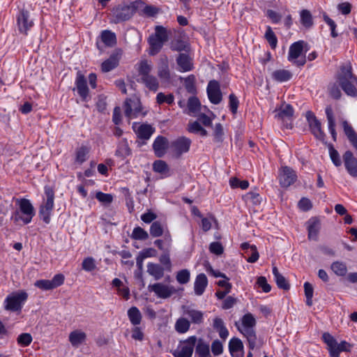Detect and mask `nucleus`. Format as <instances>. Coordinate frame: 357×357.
<instances>
[{
	"label": "nucleus",
	"mask_w": 357,
	"mask_h": 357,
	"mask_svg": "<svg viewBox=\"0 0 357 357\" xmlns=\"http://www.w3.org/2000/svg\"><path fill=\"white\" fill-rule=\"evenodd\" d=\"M337 81L347 96H357V77L353 75L350 65L341 68Z\"/></svg>",
	"instance_id": "obj_1"
},
{
	"label": "nucleus",
	"mask_w": 357,
	"mask_h": 357,
	"mask_svg": "<svg viewBox=\"0 0 357 357\" xmlns=\"http://www.w3.org/2000/svg\"><path fill=\"white\" fill-rule=\"evenodd\" d=\"M169 31L167 28L161 25L155 26V33L150 35L148 38L149 52L151 56H155L162 50L164 44L169 40Z\"/></svg>",
	"instance_id": "obj_2"
},
{
	"label": "nucleus",
	"mask_w": 357,
	"mask_h": 357,
	"mask_svg": "<svg viewBox=\"0 0 357 357\" xmlns=\"http://www.w3.org/2000/svg\"><path fill=\"white\" fill-rule=\"evenodd\" d=\"M241 326L237 325L238 330L247 338L249 349L253 350L257 346V335L254 330L256 319L251 313L244 314L241 319Z\"/></svg>",
	"instance_id": "obj_3"
},
{
	"label": "nucleus",
	"mask_w": 357,
	"mask_h": 357,
	"mask_svg": "<svg viewBox=\"0 0 357 357\" xmlns=\"http://www.w3.org/2000/svg\"><path fill=\"white\" fill-rule=\"evenodd\" d=\"M153 66L147 60H142L138 64L140 82L150 91L155 92L159 89V82L156 77L151 74Z\"/></svg>",
	"instance_id": "obj_4"
},
{
	"label": "nucleus",
	"mask_w": 357,
	"mask_h": 357,
	"mask_svg": "<svg viewBox=\"0 0 357 357\" xmlns=\"http://www.w3.org/2000/svg\"><path fill=\"white\" fill-rule=\"evenodd\" d=\"M142 3V1H135L119 4L112 11L114 22L118 24L129 20L136 13L138 5Z\"/></svg>",
	"instance_id": "obj_5"
},
{
	"label": "nucleus",
	"mask_w": 357,
	"mask_h": 357,
	"mask_svg": "<svg viewBox=\"0 0 357 357\" xmlns=\"http://www.w3.org/2000/svg\"><path fill=\"white\" fill-rule=\"evenodd\" d=\"M20 210L14 211L11 215V220L17 223L22 221L24 225L31 222L33 217L35 215V210L29 199H22L19 202Z\"/></svg>",
	"instance_id": "obj_6"
},
{
	"label": "nucleus",
	"mask_w": 357,
	"mask_h": 357,
	"mask_svg": "<svg viewBox=\"0 0 357 357\" xmlns=\"http://www.w3.org/2000/svg\"><path fill=\"white\" fill-rule=\"evenodd\" d=\"M44 193L45 198L43 199V202L40 206L38 215L45 223L49 224L54 208V191L51 186L45 185L44 188Z\"/></svg>",
	"instance_id": "obj_7"
},
{
	"label": "nucleus",
	"mask_w": 357,
	"mask_h": 357,
	"mask_svg": "<svg viewBox=\"0 0 357 357\" xmlns=\"http://www.w3.org/2000/svg\"><path fill=\"white\" fill-rule=\"evenodd\" d=\"M322 340L327 345L331 357H339L342 351H349L351 347L349 343L342 341L338 343L337 340L329 333H324L322 335Z\"/></svg>",
	"instance_id": "obj_8"
},
{
	"label": "nucleus",
	"mask_w": 357,
	"mask_h": 357,
	"mask_svg": "<svg viewBox=\"0 0 357 357\" xmlns=\"http://www.w3.org/2000/svg\"><path fill=\"white\" fill-rule=\"evenodd\" d=\"M307 43L303 40H298L292 43L289 49L288 61L294 62L297 66H303L306 63V57L304 55L300 59H298L303 55L304 47Z\"/></svg>",
	"instance_id": "obj_9"
},
{
	"label": "nucleus",
	"mask_w": 357,
	"mask_h": 357,
	"mask_svg": "<svg viewBox=\"0 0 357 357\" xmlns=\"http://www.w3.org/2000/svg\"><path fill=\"white\" fill-rule=\"evenodd\" d=\"M125 116L128 119L137 118L139 116H145L146 111H143L140 100L138 98H126L124 104Z\"/></svg>",
	"instance_id": "obj_10"
},
{
	"label": "nucleus",
	"mask_w": 357,
	"mask_h": 357,
	"mask_svg": "<svg viewBox=\"0 0 357 357\" xmlns=\"http://www.w3.org/2000/svg\"><path fill=\"white\" fill-rule=\"evenodd\" d=\"M197 338L192 335L180 341L176 349L172 351L174 357H192Z\"/></svg>",
	"instance_id": "obj_11"
},
{
	"label": "nucleus",
	"mask_w": 357,
	"mask_h": 357,
	"mask_svg": "<svg viewBox=\"0 0 357 357\" xmlns=\"http://www.w3.org/2000/svg\"><path fill=\"white\" fill-rule=\"evenodd\" d=\"M27 297L28 294L25 291H20L8 296L5 300V309L12 312L21 310Z\"/></svg>",
	"instance_id": "obj_12"
},
{
	"label": "nucleus",
	"mask_w": 357,
	"mask_h": 357,
	"mask_svg": "<svg viewBox=\"0 0 357 357\" xmlns=\"http://www.w3.org/2000/svg\"><path fill=\"white\" fill-rule=\"evenodd\" d=\"M132 130L140 141H137L139 145L145 144L155 132V128L148 123H139L134 122Z\"/></svg>",
	"instance_id": "obj_13"
},
{
	"label": "nucleus",
	"mask_w": 357,
	"mask_h": 357,
	"mask_svg": "<svg viewBox=\"0 0 357 357\" xmlns=\"http://www.w3.org/2000/svg\"><path fill=\"white\" fill-rule=\"evenodd\" d=\"M191 143L189 138L184 136L179 137L171 142L170 149L174 156L178 158L182 154L188 152Z\"/></svg>",
	"instance_id": "obj_14"
},
{
	"label": "nucleus",
	"mask_w": 357,
	"mask_h": 357,
	"mask_svg": "<svg viewBox=\"0 0 357 357\" xmlns=\"http://www.w3.org/2000/svg\"><path fill=\"white\" fill-rule=\"evenodd\" d=\"M64 279V275L59 273L55 275L52 280H37L34 285L42 290H51L63 284Z\"/></svg>",
	"instance_id": "obj_15"
},
{
	"label": "nucleus",
	"mask_w": 357,
	"mask_h": 357,
	"mask_svg": "<svg viewBox=\"0 0 357 357\" xmlns=\"http://www.w3.org/2000/svg\"><path fill=\"white\" fill-rule=\"evenodd\" d=\"M207 95L210 102L214 105L219 104L222 100L220 83L215 80H211L208 83Z\"/></svg>",
	"instance_id": "obj_16"
},
{
	"label": "nucleus",
	"mask_w": 357,
	"mask_h": 357,
	"mask_svg": "<svg viewBox=\"0 0 357 357\" xmlns=\"http://www.w3.org/2000/svg\"><path fill=\"white\" fill-rule=\"evenodd\" d=\"M297 179L295 171L289 167H282L279 173V182L282 188H287L294 183Z\"/></svg>",
	"instance_id": "obj_17"
},
{
	"label": "nucleus",
	"mask_w": 357,
	"mask_h": 357,
	"mask_svg": "<svg viewBox=\"0 0 357 357\" xmlns=\"http://www.w3.org/2000/svg\"><path fill=\"white\" fill-rule=\"evenodd\" d=\"M148 289L149 291L154 292L158 298H169L176 291L174 287L160 282L149 284Z\"/></svg>",
	"instance_id": "obj_18"
},
{
	"label": "nucleus",
	"mask_w": 357,
	"mask_h": 357,
	"mask_svg": "<svg viewBox=\"0 0 357 357\" xmlns=\"http://www.w3.org/2000/svg\"><path fill=\"white\" fill-rule=\"evenodd\" d=\"M306 119L310 130L314 137L319 140H324L325 135L321 130V122L317 119L314 113L308 111L306 113Z\"/></svg>",
	"instance_id": "obj_19"
},
{
	"label": "nucleus",
	"mask_w": 357,
	"mask_h": 357,
	"mask_svg": "<svg viewBox=\"0 0 357 357\" xmlns=\"http://www.w3.org/2000/svg\"><path fill=\"white\" fill-rule=\"evenodd\" d=\"M178 70L181 73L189 72L193 70L192 59L187 53H179L176 58Z\"/></svg>",
	"instance_id": "obj_20"
},
{
	"label": "nucleus",
	"mask_w": 357,
	"mask_h": 357,
	"mask_svg": "<svg viewBox=\"0 0 357 357\" xmlns=\"http://www.w3.org/2000/svg\"><path fill=\"white\" fill-rule=\"evenodd\" d=\"M158 76L163 82H169L171 78L169 68L168 58L166 55H162L160 58L158 66Z\"/></svg>",
	"instance_id": "obj_21"
},
{
	"label": "nucleus",
	"mask_w": 357,
	"mask_h": 357,
	"mask_svg": "<svg viewBox=\"0 0 357 357\" xmlns=\"http://www.w3.org/2000/svg\"><path fill=\"white\" fill-rule=\"evenodd\" d=\"M343 160L345 168L350 176L357 177V159L354 156L353 153L347 151L343 155Z\"/></svg>",
	"instance_id": "obj_22"
},
{
	"label": "nucleus",
	"mask_w": 357,
	"mask_h": 357,
	"mask_svg": "<svg viewBox=\"0 0 357 357\" xmlns=\"http://www.w3.org/2000/svg\"><path fill=\"white\" fill-rule=\"evenodd\" d=\"M183 315L190 319V324L199 325L203 323L204 314L202 311L193 309L190 306H183Z\"/></svg>",
	"instance_id": "obj_23"
},
{
	"label": "nucleus",
	"mask_w": 357,
	"mask_h": 357,
	"mask_svg": "<svg viewBox=\"0 0 357 357\" xmlns=\"http://www.w3.org/2000/svg\"><path fill=\"white\" fill-rule=\"evenodd\" d=\"M17 21L20 31L24 34H26L27 31L33 26V22L29 19V13L27 10H21Z\"/></svg>",
	"instance_id": "obj_24"
},
{
	"label": "nucleus",
	"mask_w": 357,
	"mask_h": 357,
	"mask_svg": "<svg viewBox=\"0 0 357 357\" xmlns=\"http://www.w3.org/2000/svg\"><path fill=\"white\" fill-rule=\"evenodd\" d=\"M75 85L77 93L83 101H87L89 98V88L86 84V80L84 75L77 74Z\"/></svg>",
	"instance_id": "obj_25"
},
{
	"label": "nucleus",
	"mask_w": 357,
	"mask_h": 357,
	"mask_svg": "<svg viewBox=\"0 0 357 357\" xmlns=\"http://www.w3.org/2000/svg\"><path fill=\"white\" fill-rule=\"evenodd\" d=\"M120 57V50H116L115 52L112 54L107 60L102 62L101 65L102 71L107 73L114 69L119 65Z\"/></svg>",
	"instance_id": "obj_26"
},
{
	"label": "nucleus",
	"mask_w": 357,
	"mask_h": 357,
	"mask_svg": "<svg viewBox=\"0 0 357 357\" xmlns=\"http://www.w3.org/2000/svg\"><path fill=\"white\" fill-rule=\"evenodd\" d=\"M167 148V139L162 136H158L153 142V149L157 157H162Z\"/></svg>",
	"instance_id": "obj_27"
},
{
	"label": "nucleus",
	"mask_w": 357,
	"mask_h": 357,
	"mask_svg": "<svg viewBox=\"0 0 357 357\" xmlns=\"http://www.w3.org/2000/svg\"><path fill=\"white\" fill-rule=\"evenodd\" d=\"M208 284L207 277L204 273H200L197 275L195 284L194 290L197 296H201L204 294L206 287Z\"/></svg>",
	"instance_id": "obj_28"
},
{
	"label": "nucleus",
	"mask_w": 357,
	"mask_h": 357,
	"mask_svg": "<svg viewBox=\"0 0 357 357\" xmlns=\"http://www.w3.org/2000/svg\"><path fill=\"white\" fill-rule=\"evenodd\" d=\"M165 271V268L159 264L149 262L147 264V273L155 280H159L164 276Z\"/></svg>",
	"instance_id": "obj_29"
},
{
	"label": "nucleus",
	"mask_w": 357,
	"mask_h": 357,
	"mask_svg": "<svg viewBox=\"0 0 357 357\" xmlns=\"http://www.w3.org/2000/svg\"><path fill=\"white\" fill-rule=\"evenodd\" d=\"M86 333L80 330L73 331L69 335V341L74 347H78L81 345L86 340Z\"/></svg>",
	"instance_id": "obj_30"
},
{
	"label": "nucleus",
	"mask_w": 357,
	"mask_h": 357,
	"mask_svg": "<svg viewBox=\"0 0 357 357\" xmlns=\"http://www.w3.org/2000/svg\"><path fill=\"white\" fill-rule=\"evenodd\" d=\"M213 328L218 333L220 337L225 340L229 336V331L221 318L215 317L213 323Z\"/></svg>",
	"instance_id": "obj_31"
},
{
	"label": "nucleus",
	"mask_w": 357,
	"mask_h": 357,
	"mask_svg": "<svg viewBox=\"0 0 357 357\" xmlns=\"http://www.w3.org/2000/svg\"><path fill=\"white\" fill-rule=\"evenodd\" d=\"M101 42L107 47H114L116 44V34L109 30H103L100 36Z\"/></svg>",
	"instance_id": "obj_32"
},
{
	"label": "nucleus",
	"mask_w": 357,
	"mask_h": 357,
	"mask_svg": "<svg viewBox=\"0 0 357 357\" xmlns=\"http://www.w3.org/2000/svg\"><path fill=\"white\" fill-rule=\"evenodd\" d=\"M195 354L199 357H209L210 356V348L209 344L205 342L202 339L197 340L195 345Z\"/></svg>",
	"instance_id": "obj_33"
},
{
	"label": "nucleus",
	"mask_w": 357,
	"mask_h": 357,
	"mask_svg": "<svg viewBox=\"0 0 357 357\" xmlns=\"http://www.w3.org/2000/svg\"><path fill=\"white\" fill-rule=\"evenodd\" d=\"M325 112L328 120L329 132L332 135L333 139L335 141L337 137V133L335 132V121L331 107H326Z\"/></svg>",
	"instance_id": "obj_34"
},
{
	"label": "nucleus",
	"mask_w": 357,
	"mask_h": 357,
	"mask_svg": "<svg viewBox=\"0 0 357 357\" xmlns=\"http://www.w3.org/2000/svg\"><path fill=\"white\" fill-rule=\"evenodd\" d=\"M342 126L344 132L348 139L353 145V146L357 150V133H356L353 128L348 123L347 121H343Z\"/></svg>",
	"instance_id": "obj_35"
},
{
	"label": "nucleus",
	"mask_w": 357,
	"mask_h": 357,
	"mask_svg": "<svg viewBox=\"0 0 357 357\" xmlns=\"http://www.w3.org/2000/svg\"><path fill=\"white\" fill-rule=\"evenodd\" d=\"M272 78L279 82H284L292 78V73L285 69L276 70L272 73Z\"/></svg>",
	"instance_id": "obj_36"
},
{
	"label": "nucleus",
	"mask_w": 357,
	"mask_h": 357,
	"mask_svg": "<svg viewBox=\"0 0 357 357\" xmlns=\"http://www.w3.org/2000/svg\"><path fill=\"white\" fill-rule=\"evenodd\" d=\"M273 274L274 275L275 282L280 289L288 290L290 288L289 282L286 278L279 273L276 266L273 268Z\"/></svg>",
	"instance_id": "obj_37"
},
{
	"label": "nucleus",
	"mask_w": 357,
	"mask_h": 357,
	"mask_svg": "<svg viewBox=\"0 0 357 357\" xmlns=\"http://www.w3.org/2000/svg\"><path fill=\"white\" fill-rule=\"evenodd\" d=\"M128 316L132 325L137 326L141 323L142 314L137 307H131L128 311Z\"/></svg>",
	"instance_id": "obj_38"
},
{
	"label": "nucleus",
	"mask_w": 357,
	"mask_h": 357,
	"mask_svg": "<svg viewBox=\"0 0 357 357\" xmlns=\"http://www.w3.org/2000/svg\"><path fill=\"white\" fill-rule=\"evenodd\" d=\"M294 115V108L289 105L287 104L282 106L278 110V113L275 114V117L283 119H289Z\"/></svg>",
	"instance_id": "obj_39"
},
{
	"label": "nucleus",
	"mask_w": 357,
	"mask_h": 357,
	"mask_svg": "<svg viewBox=\"0 0 357 357\" xmlns=\"http://www.w3.org/2000/svg\"><path fill=\"white\" fill-rule=\"evenodd\" d=\"M190 322L186 317H181L175 323V330L178 333H186L190 329Z\"/></svg>",
	"instance_id": "obj_40"
},
{
	"label": "nucleus",
	"mask_w": 357,
	"mask_h": 357,
	"mask_svg": "<svg viewBox=\"0 0 357 357\" xmlns=\"http://www.w3.org/2000/svg\"><path fill=\"white\" fill-rule=\"evenodd\" d=\"M116 155L125 158L131 154V149H130L126 140L122 141L118 146L116 151Z\"/></svg>",
	"instance_id": "obj_41"
},
{
	"label": "nucleus",
	"mask_w": 357,
	"mask_h": 357,
	"mask_svg": "<svg viewBox=\"0 0 357 357\" xmlns=\"http://www.w3.org/2000/svg\"><path fill=\"white\" fill-rule=\"evenodd\" d=\"M201 102L195 96L190 97L188 100V114H195L200 110Z\"/></svg>",
	"instance_id": "obj_42"
},
{
	"label": "nucleus",
	"mask_w": 357,
	"mask_h": 357,
	"mask_svg": "<svg viewBox=\"0 0 357 357\" xmlns=\"http://www.w3.org/2000/svg\"><path fill=\"white\" fill-rule=\"evenodd\" d=\"M243 350V345L241 340L237 337H233L229 342V351L231 356H234V352L241 351Z\"/></svg>",
	"instance_id": "obj_43"
},
{
	"label": "nucleus",
	"mask_w": 357,
	"mask_h": 357,
	"mask_svg": "<svg viewBox=\"0 0 357 357\" xmlns=\"http://www.w3.org/2000/svg\"><path fill=\"white\" fill-rule=\"evenodd\" d=\"M170 49L174 52H181L188 49V45L181 39H176L172 40L170 43Z\"/></svg>",
	"instance_id": "obj_44"
},
{
	"label": "nucleus",
	"mask_w": 357,
	"mask_h": 357,
	"mask_svg": "<svg viewBox=\"0 0 357 357\" xmlns=\"http://www.w3.org/2000/svg\"><path fill=\"white\" fill-rule=\"evenodd\" d=\"M159 261L165 270H166L167 272H172V264L168 250L165 251L160 256Z\"/></svg>",
	"instance_id": "obj_45"
},
{
	"label": "nucleus",
	"mask_w": 357,
	"mask_h": 357,
	"mask_svg": "<svg viewBox=\"0 0 357 357\" xmlns=\"http://www.w3.org/2000/svg\"><path fill=\"white\" fill-rule=\"evenodd\" d=\"M300 16L301 23L305 28H310L313 25L312 16L308 10H302Z\"/></svg>",
	"instance_id": "obj_46"
},
{
	"label": "nucleus",
	"mask_w": 357,
	"mask_h": 357,
	"mask_svg": "<svg viewBox=\"0 0 357 357\" xmlns=\"http://www.w3.org/2000/svg\"><path fill=\"white\" fill-rule=\"evenodd\" d=\"M153 169L154 172L167 175L169 172V167L166 162L163 160H156L153 164Z\"/></svg>",
	"instance_id": "obj_47"
},
{
	"label": "nucleus",
	"mask_w": 357,
	"mask_h": 357,
	"mask_svg": "<svg viewBox=\"0 0 357 357\" xmlns=\"http://www.w3.org/2000/svg\"><path fill=\"white\" fill-rule=\"evenodd\" d=\"M272 49H275L278 44V38L271 26H268L264 36Z\"/></svg>",
	"instance_id": "obj_48"
},
{
	"label": "nucleus",
	"mask_w": 357,
	"mask_h": 357,
	"mask_svg": "<svg viewBox=\"0 0 357 357\" xmlns=\"http://www.w3.org/2000/svg\"><path fill=\"white\" fill-rule=\"evenodd\" d=\"M184 86L188 93L192 94L196 93L195 77L194 75H190L184 79Z\"/></svg>",
	"instance_id": "obj_49"
},
{
	"label": "nucleus",
	"mask_w": 357,
	"mask_h": 357,
	"mask_svg": "<svg viewBox=\"0 0 357 357\" xmlns=\"http://www.w3.org/2000/svg\"><path fill=\"white\" fill-rule=\"evenodd\" d=\"M164 233L163 227L158 221L153 222L150 227V234L153 237L161 236Z\"/></svg>",
	"instance_id": "obj_50"
},
{
	"label": "nucleus",
	"mask_w": 357,
	"mask_h": 357,
	"mask_svg": "<svg viewBox=\"0 0 357 357\" xmlns=\"http://www.w3.org/2000/svg\"><path fill=\"white\" fill-rule=\"evenodd\" d=\"M89 152V149L85 146H82L77 149L76 151V161L80 164L85 162L87 160Z\"/></svg>",
	"instance_id": "obj_51"
},
{
	"label": "nucleus",
	"mask_w": 357,
	"mask_h": 357,
	"mask_svg": "<svg viewBox=\"0 0 357 357\" xmlns=\"http://www.w3.org/2000/svg\"><path fill=\"white\" fill-rule=\"evenodd\" d=\"M190 273L188 269H182L177 272L176 279L179 284H184L190 281Z\"/></svg>",
	"instance_id": "obj_52"
},
{
	"label": "nucleus",
	"mask_w": 357,
	"mask_h": 357,
	"mask_svg": "<svg viewBox=\"0 0 357 357\" xmlns=\"http://www.w3.org/2000/svg\"><path fill=\"white\" fill-rule=\"evenodd\" d=\"M331 269L337 275L340 276L344 275L347 271L346 265L340 261L333 262L331 264Z\"/></svg>",
	"instance_id": "obj_53"
},
{
	"label": "nucleus",
	"mask_w": 357,
	"mask_h": 357,
	"mask_svg": "<svg viewBox=\"0 0 357 357\" xmlns=\"http://www.w3.org/2000/svg\"><path fill=\"white\" fill-rule=\"evenodd\" d=\"M319 229V223L318 221L313 220L310 222L307 227L308 238L310 239H316Z\"/></svg>",
	"instance_id": "obj_54"
},
{
	"label": "nucleus",
	"mask_w": 357,
	"mask_h": 357,
	"mask_svg": "<svg viewBox=\"0 0 357 357\" xmlns=\"http://www.w3.org/2000/svg\"><path fill=\"white\" fill-rule=\"evenodd\" d=\"M244 199L245 202H250L254 205H259L262 198L257 192H249L244 196Z\"/></svg>",
	"instance_id": "obj_55"
},
{
	"label": "nucleus",
	"mask_w": 357,
	"mask_h": 357,
	"mask_svg": "<svg viewBox=\"0 0 357 357\" xmlns=\"http://www.w3.org/2000/svg\"><path fill=\"white\" fill-rule=\"evenodd\" d=\"M131 237L136 240L144 241L149 238V234L144 229L137 227L133 229Z\"/></svg>",
	"instance_id": "obj_56"
},
{
	"label": "nucleus",
	"mask_w": 357,
	"mask_h": 357,
	"mask_svg": "<svg viewBox=\"0 0 357 357\" xmlns=\"http://www.w3.org/2000/svg\"><path fill=\"white\" fill-rule=\"evenodd\" d=\"M304 291L306 297V304L308 306H311L312 305V296L314 289L312 285L310 282H306L304 283Z\"/></svg>",
	"instance_id": "obj_57"
},
{
	"label": "nucleus",
	"mask_w": 357,
	"mask_h": 357,
	"mask_svg": "<svg viewBox=\"0 0 357 357\" xmlns=\"http://www.w3.org/2000/svg\"><path fill=\"white\" fill-rule=\"evenodd\" d=\"M214 142L221 143L223 141L224 131L221 123H216L213 132Z\"/></svg>",
	"instance_id": "obj_58"
},
{
	"label": "nucleus",
	"mask_w": 357,
	"mask_h": 357,
	"mask_svg": "<svg viewBox=\"0 0 357 357\" xmlns=\"http://www.w3.org/2000/svg\"><path fill=\"white\" fill-rule=\"evenodd\" d=\"M229 184L232 188H240L242 190H245L249 186V183L248 181H241L237 178H231L229 180Z\"/></svg>",
	"instance_id": "obj_59"
},
{
	"label": "nucleus",
	"mask_w": 357,
	"mask_h": 357,
	"mask_svg": "<svg viewBox=\"0 0 357 357\" xmlns=\"http://www.w3.org/2000/svg\"><path fill=\"white\" fill-rule=\"evenodd\" d=\"M156 100L160 105L164 102H166L168 105H172L174 102V98L172 94L165 95V93L160 92L157 94Z\"/></svg>",
	"instance_id": "obj_60"
},
{
	"label": "nucleus",
	"mask_w": 357,
	"mask_h": 357,
	"mask_svg": "<svg viewBox=\"0 0 357 357\" xmlns=\"http://www.w3.org/2000/svg\"><path fill=\"white\" fill-rule=\"evenodd\" d=\"M238 105L239 100L238 98L234 93H231L229 96V108L233 114L237 113Z\"/></svg>",
	"instance_id": "obj_61"
},
{
	"label": "nucleus",
	"mask_w": 357,
	"mask_h": 357,
	"mask_svg": "<svg viewBox=\"0 0 357 357\" xmlns=\"http://www.w3.org/2000/svg\"><path fill=\"white\" fill-rule=\"evenodd\" d=\"M96 198L104 204H109L113 201V196L111 194H106L102 192H97Z\"/></svg>",
	"instance_id": "obj_62"
},
{
	"label": "nucleus",
	"mask_w": 357,
	"mask_h": 357,
	"mask_svg": "<svg viewBox=\"0 0 357 357\" xmlns=\"http://www.w3.org/2000/svg\"><path fill=\"white\" fill-rule=\"evenodd\" d=\"M32 341V337L29 333H22L17 339V343L22 347L29 346Z\"/></svg>",
	"instance_id": "obj_63"
},
{
	"label": "nucleus",
	"mask_w": 357,
	"mask_h": 357,
	"mask_svg": "<svg viewBox=\"0 0 357 357\" xmlns=\"http://www.w3.org/2000/svg\"><path fill=\"white\" fill-rule=\"evenodd\" d=\"M159 11V8L153 5H146L143 8L142 13L146 17H155Z\"/></svg>",
	"instance_id": "obj_64"
}]
</instances>
